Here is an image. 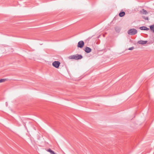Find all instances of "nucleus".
Masks as SVG:
<instances>
[{
	"mask_svg": "<svg viewBox=\"0 0 154 154\" xmlns=\"http://www.w3.org/2000/svg\"><path fill=\"white\" fill-rule=\"evenodd\" d=\"M145 26H141V27H140L139 28L141 30H145Z\"/></svg>",
	"mask_w": 154,
	"mask_h": 154,
	"instance_id": "f8f14e48",
	"label": "nucleus"
},
{
	"mask_svg": "<svg viewBox=\"0 0 154 154\" xmlns=\"http://www.w3.org/2000/svg\"><path fill=\"white\" fill-rule=\"evenodd\" d=\"M82 56L80 54H76L75 55H71L69 57V58L71 59L75 60L80 59L82 58Z\"/></svg>",
	"mask_w": 154,
	"mask_h": 154,
	"instance_id": "f257e3e1",
	"label": "nucleus"
},
{
	"mask_svg": "<svg viewBox=\"0 0 154 154\" xmlns=\"http://www.w3.org/2000/svg\"><path fill=\"white\" fill-rule=\"evenodd\" d=\"M47 151L49 152L51 154H56L54 151L51 150L50 149H48Z\"/></svg>",
	"mask_w": 154,
	"mask_h": 154,
	"instance_id": "9d476101",
	"label": "nucleus"
},
{
	"mask_svg": "<svg viewBox=\"0 0 154 154\" xmlns=\"http://www.w3.org/2000/svg\"><path fill=\"white\" fill-rule=\"evenodd\" d=\"M115 30L117 32H119L120 31V29L118 27H115Z\"/></svg>",
	"mask_w": 154,
	"mask_h": 154,
	"instance_id": "9b49d317",
	"label": "nucleus"
},
{
	"mask_svg": "<svg viewBox=\"0 0 154 154\" xmlns=\"http://www.w3.org/2000/svg\"><path fill=\"white\" fill-rule=\"evenodd\" d=\"M84 42L83 41H80L78 43L77 47L80 48H82L84 47Z\"/></svg>",
	"mask_w": 154,
	"mask_h": 154,
	"instance_id": "20e7f679",
	"label": "nucleus"
},
{
	"mask_svg": "<svg viewBox=\"0 0 154 154\" xmlns=\"http://www.w3.org/2000/svg\"><path fill=\"white\" fill-rule=\"evenodd\" d=\"M60 64V63L58 61H55L52 63L53 66L57 68H59Z\"/></svg>",
	"mask_w": 154,
	"mask_h": 154,
	"instance_id": "7ed1b4c3",
	"label": "nucleus"
},
{
	"mask_svg": "<svg viewBox=\"0 0 154 154\" xmlns=\"http://www.w3.org/2000/svg\"><path fill=\"white\" fill-rule=\"evenodd\" d=\"M128 34L131 35H133L137 33V31L134 29H130L128 30Z\"/></svg>",
	"mask_w": 154,
	"mask_h": 154,
	"instance_id": "f03ea898",
	"label": "nucleus"
},
{
	"mask_svg": "<svg viewBox=\"0 0 154 154\" xmlns=\"http://www.w3.org/2000/svg\"><path fill=\"white\" fill-rule=\"evenodd\" d=\"M6 80V79H0V83L4 82Z\"/></svg>",
	"mask_w": 154,
	"mask_h": 154,
	"instance_id": "ddd939ff",
	"label": "nucleus"
},
{
	"mask_svg": "<svg viewBox=\"0 0 154 154\" xmlns=\"http://www.w3.org/2000/svg\"><path fill=\"white\" fill-rule=\"evenodd\" d=\"M125 14V13L124 11L121 12L119 13V15L120 17H123Z\"/></svg>",
	"mask_w": 154,
	"mask_h": 154,
	"instance_id": "6e6552de",
	"label": "nucleus"
},
{
	"mask_svg": "<svg viewBox=\"0 0 154 154\" xmlns=\"http://www.w3.org/2000/svg\"><path fill=\"white\" fill-rule=\"evenodd\" d=\"M142 17L145 20H148L149 18L148 17H145L144 16H142Z\"/></svg>",
	"mask_w": 154,
	"mask_h": 154,
	"instance_id": "4468645a",
	"label": "nucleus"
},
{
	"mask_svg": "<svg viewBox=\"0 0 154 154\" xmlns=\"http://www.w3.org/2000/svg\"><path fill=\"white\" fill-rule=\"evenodd\" d=\"M149 28H147L145 26V30L148 31V30H149Z\"/></svg>",
	"mask_w": 154,
	"mask_h": 154,
	"instance_id": "dca6fc26",
	"label": "nucleus"
},
{
	"mask_svg": "<svg viewBox=\"0 0 154 154\" xmlns=\"http://www.w3.org/2000/svg\"><path fill=\"white\" fill-rule=\"evenodd\" d=\"M140 13L144 14H148L147 11L143 9L142 10L140 11Z\"/></svg>",
	"mask_w": 154,
	"mask_h": 154,
	"instance_id": "0eeeda50",
	"label": "nucleus"
},
{
	"mask_svg": "<svg viewBox=\"0 0 154 154\" xmlns=\"http://www.w3.org/2000/svg\"><path fill=\"white\" fill-rule=\"evenodd\" d=\"M134 49V47H131L130 48H129L128 50H132Z\"/></svg>",
	"mask_w": 154,
	"mask_h": 154,
	"instance_id": "2eb2a0df",
	"label": "nucleus"
},
{
	"mask_svg": "<svg viewBox=\"0 0 154 154\" xmlns=\"http://www.w3.org/2000/svg\"><path fill=\"white\" fill-rule=\"evenodd\" d=\"M84 50L86 53H88L91 51V49L88 47H86L85 48Z\"/></svg>",
	"mask_w": 154,
	"mask_h": 154,
	"instance_id": "39448f33",
	"label": "nucleus"
},
{
	"mask_svg": "<svg viewBox=\"0 0 154 154\" xmlns=\"http://www.w3.org/2000/svg\"><path fill=\"white\" fill-rule=\"evenodd\" d=\"M150 29L154 33V24L150 26Z\"/></svg>",
	"mask_w": 154,
	"mask_h": 154,
	"instance_id": "1a4fd4ad",
	"label": "nucleus"
},
{
	"mask_svg": "<svg viewBox=\"0 0 154 154\" xmlns=\"http://www.w3.org/2000/svg\"><path fill=\"white\" fill-rule=\"evenodd\" d=\"M147 42V41L140 40L137 43L141 45H144L146 44Z\"/></svg>",
	"mask_w": 154,
	"mask_h": 154,
	"instance_id": "423d86ee",
	"label": "nucleus"
}]
</instances>
